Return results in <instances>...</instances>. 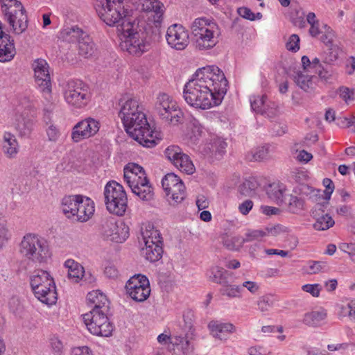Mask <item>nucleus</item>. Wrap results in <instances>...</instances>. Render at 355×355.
Instances as JSON below:
<instances>
[{
  "label": "nucleus",
  "instance_id": "nucleus-1",
  "mask_svg": "<svg viewBox=\"0 0 355 355\" xmlns=\"http://www.w3.org/2000/svg\"><path fill=\"white\" fill-rule=\"evenodd\" d=\"M228 82L216 66L198 69L184 86L183 97L190 105L206 110L220 104L227 91Z\"/></svg>",
  "mask_w": 355,
  "mask_h": 355
},
{
  "label": "nucleus",
  "instance_id": "nucleus-2",
  "mask_svg": "<svg viewBox=\"0 0 355 355\" xmlns=\"http://www.w3.org/2000/svg\"><path fill=\"white\" fill-rule=\"evenodd\" d=\"M119 116L126 132L139 144L147 148L157 145V139L150 130L144 108L135 98H130L121 103Z\"/></svg>",
  "mask_w": 355,
  "mask_h": 355
},
{
  "label": "nucleus",
  "instance_id": "nucleus-3",
  "mask_svg": "<svg viewBox=\"0 0 355 355\" xmlns=\"http://www.w3.org/2000/svg\"><path fill=\"white\" fill-rule=\"evenodd\" d=\"M121 50L135 56H141L150 49L147 33L135 20L118 26Z\"/></svg>",
  "mask_w": 355,
  "mask_h": 355
},
{
  "label": "nucleus",
  "instance_id": "nucleus-4",
  "mask_svg": "<svg viewBox=\"0 0 355 355\" xmlns=\"http://www.w3.org/2000/svg\"><path fill=\"white\" fill-rule=\"evenodd\" d=\"M196 48L206 51L214 48L218 42V25L206 17L196 19L191 26Z\"/></svg>",
  "mask_w": 355,
  "mask_h": 355
},
{
  "label": "nucleus",
  "instance_id": "nucleus-5",
  "mask_svg": "<svg viewBox=\"0 0 355 355\" xmlns=\"http://www.w3.org/2000/svg\"><path fill=\"white\" fill-rule=\"evenodd\" d=\"M96 11L101 19L108 26H118L133 21L127 16L123 0H96Z\"/></svg>",
  "mask_w": 355,
  "mask_h": 355
},
{
  "label": "nucleus",
  "instance_id": "nucleus-6",
  "mask_svg": "<svg viewBox=\"0 0 355 355\" xmlns=\"http://www.w3.org/2000/svg\"><path fill=\"white\" fill-rule=\"evenodd\" d=\"M31 286L35 297L42 303L52 305L56 302L58 297L55 285L47 271H35L31 277Z\"/></svg>",
  "mask_w": 355,
  "mask_h": 355
},
{
  "label": "nucleus",
  "instance_id": "nucleus-7",
  "mask_svg": "<svg viewBox=\"0 0 355 355\" xmlns=\"http://www.w3.org/2000/svg\"><path fill=\"white\" fill-rule=\"evenodd\" d=\"M1 12L12 33L21 35L28 28V17L21 3L17 0H1Z\"/></svg>",
  "mask_w": 355,
  "mask_h": 355
},
{
  "label": "nucleus",
  "instance_id": "nucleus-8",
  "mask_svg": "<svg viewBox=\"0 0 355 355\" xmlns=\"http://www.w3.org/2000/svg\"><path fill=\"white\" fill-rule=\"evenodd\" d=\"M105 203L109 212L123 216L127 209L128 198L123 186L114 180L109 181L104 189Z\"/></svg>",
  "mask_w": 355,
  "mask_h": 355
},
{
  "label": "nucleus",
  "instance_id": "nucleus-9",
  "mask_svg": "<svg viewBox=\"0 0 355 355\" xmlns=\"http://www.w3.org/2000/svg\"><path fill=\"white\" fill-rule=\"evenodd\" d=\"M20 252L25 257L35 262H43L49 257L46 241L35 234H26L20 243Z\"/></svg>",
  "mask_w": 355,
  "mask_h": 355
},
{
  "label": "nucleus",
  "instance_id": "nucleus-10",
  "mask_svg": "<svg viewBox=\"0 0 355 355\" xmlns=\"http://www.w3.org/2000/svg\"><path fill=\"white\" fill-rule=\"evenodd\" d=\"M107 312L108 311L91 309L83 315V322L91 334L104 337L112 335L113 325L107 316Z\"/></svg>",
  "mask_w": 355,
  "mask_h": 355
},
{
  "label": "nucleus",
  "instance_id": "nucleus-11",
  "mask_svg": "<svg viewBox=\"0 0 355 355\" xmlns=\"http://www.w3.org/2000/svg\"><path fill=\"white\" fill-rule=\"evenodd\" d=\"M64 97L69 105L76 108L83 107L90 100L89 87L80 80H70L65 87Z\"/></svg>",
  "mask_w": 355,
  "mask_h": 355
},
{
  "label": "nucleus",
  "instance_id": "nucleus-12",
  "mask_svg": "<svg viewBox=\"0 0 355 355\" xmlns=\"http://www.w3.org/2000/svg\"><path fill=\"white\" fill-rule=\"evenodd\" d=\"M125 288L130 297L137 302H144L150 294L149 281L141 274L132 276L127 282Z\"/></svg>",
  "mask_w": 355,
  "mask_h": 355
},
{
  "label": "nucleus",
  "instance_id": "nucleus-13",
  "mask_svg": "<svg viewBox=\"0 0 355 355\" xmlns=\"http://www.w3.org/2000/svg\"><path fill=\"white\" fill-rule=\"evenodd\" d=\"M101 234L107 240L122 243L129 236V228L124 223H118L116 218L111 217L103 221Z\"/></svg>",
  "mask_w": 355,
  "mask_h": 355
},
{
  "label": "nucleus",
  "instance_id": "nucleus-14",
  "mask_svg": "<svg viewBox=\"0 0 355 355\" xmlns=\"http://www.w3.org/2000/svg\"><path fill=\"white\" fill-rule=\"evenodd\" d=\"M177 103L168 94H160L157 97L155 110L160 118L164 121L170 123L174 120L178 121Z\"/></svg>",
  "mask_w": 355,
  "mask_h": 355
},
{
  "label": "nucleus",
  "instance_id": "nucleus-15",
  "mask_svg": "<svg viewBox=\"0 0 355 355\" xmlns=\"http://www.w3.org/2000/svg\"><path fill=\"white\" fill-rule=\"evenodd\" d=\"M35 83L43 92L51 91V82L49 71V64L44 59L35 60L33 64Z\"/></svg>",
  "mask_w": 355,
  "mask_h": 355
},
{
  "label": "nucleus",
  "instance_id": "nucleus-16",
  "mask_svg": "<svg viewBox=\"0 0 355 355\" xmlns=\"http://www.w3.org/2000/svg\"><path fill=\"white\" fill-rule=\"evenodd\" d=\"M99 122L92 118H87L78 122L73 128L71 138L73 141H80L94 136L99 130Z\"/></svg>",
  "mask_w": 355,
  "mask_h": 355
},
{
  "label": "nucleus",
  "instance_id": "nucleus-17",
  "mask_svg": "<svg viewBox=\"0 0 355 355\" xmlns=\"http://www.w3.org/2000/svg\"><path fill=\"white\" fill-rule=\"evenodd\" d=\"M182 140L188 146L196 145L204 134L203 128L198 121L189 117L185 124L182 123Z\"/></svg>",
  "mask_w": 355,
  "mask_h": 355
},
{
  "label": "nucleus",
  "instance_id": "nucleus-18",
  "mask_svg": "<svg viewBox=\"0 0 355 355\" xmlns=\"http://www.w3.org/2000/svg\"><path fill=\"white\" fill-rule=\"evenodd\" d=\"M162 186L165 198L171 206L178 205V175L174 173L166 174L162 180Z\"/></svg>",
  "mask_w": 355,
  "mask_h": 355
},
{
  "label": "nucleus",
  "instance_id": "nucleus-19",
  "mask_svg": "<svg viewBox=\"0 0 355 355\" xmlns=\"http://www.w3.org/2000/svg\"><path fill=\"white\" fill-rule=\"evenodd\" d=\"M16 55L14 40L8 34L2 31V24L0 21V62H6L12 60Z\"/></svg>",
  "mask_w": 355,
  "mask_h": 355
},
{
  "label": "nucleus",
  "instance_id": "nucleus-20",
  "mask_svg": "<svg viewBox=\"0 0 355 355\" xmlns=\"http://www.w3.org/2000/svg\"><path fill=\"white\" fill-rule=\"evenodd\" d=\"M148 178L144 169L135 163H129L123 169V179L126 184H138L139 181H144Z\"/></svg>",
  "mask_w": 355,
  "mask_h": 355
},
{
  "label": "nucleus",
  "instance_id": "nucleus-21",
  "mask_svg": "<svg viewBox=\"0 0 355 355\" xmlns=\"http://www.w3.org/2000/svg\"><path fill=\"white\" fill-rule=\"evenodd\" d=\"M227 146V144L224 139L216 137L211 139V143H209L207 146H204L202 148L201 153L205 156L215 157L216 159H220L225 153Z\"/></svg>",
  "mask_w": 355,
  "mask_h": 355
},
{
  "label": "nucleus",
  "instance_id": "nucleus-22",
  "mask_svg": "<svg viewBox=\"0 0 355 355\" xmlns=\"http://www.w3.org/2000/svg\"><path fill=\"white\" fill-rule=\"evenodd\" d=\"M208 327L211 335L220 340H226L228 336L236 331L235 326L232 323H223L218 321H211Z\"/></svg>",
  "mask_w": 355,
  "mask_h": 355
},
{
  "label": "nucleus",
  "instance_id": "nucleus-23",
  "mask_svg": "<svg viewBox=\"0 0 355 355\" xmlns=\"http://www.w3.org/2000/svg\"><path fill=\"white\" fill-rule=\"evenodd\" d=\"M132 192L143 201H150L153 198V188L150 185L148 178L144 181H139L138 184H128Z\"/></svg>",
  "mask_w": 355,
  "mask_h": 355
},
{
  "label": "nucleus",
  "instance_id": "nucleus-24",
  "mask_svg": "<svg viewBox=\"0 0 355 355\" xmlns=\"http://www.w3.org/2000/svg\"><path fill=\"white\" fill-rule=\"evenodd\" d=\"M94 202L89 198L81 196L78 207L76 209L75 216L77 220L85 222L88 220L94 212Z\"/></svg>",
  "mask_w": 355,
  "mask_h": 355
},
{
  "label": "nucleus",
  "instance_id": "nucleus-25",
  "mask_svg": "<svg viewBox=\"0 0 355 355\" xmlns=\"http://www.w3.org/2000/svg\"><path fill=\"white\" fill-rule=\"evenodd\" d=\"M137 3L141 6V10L146 12H150L154 17L155 23H159L163 15V4L157 0H138Z\"/></svg>",
  "mask_w": 355,
  "mask_h": 355
},
{
  "label": "nucleus",
  "instance_id": "nucleus-26",
  "mask_svg": "<svg viewBox=\"0 0 355 355\" xmlns=\"http://www.w3.org/2000/svg\"><path fill=\"white\" fill-rule=\"evenodd\" d=\"M286 186L279 182L270 184L266 189V193L269 198L278 205L286 203L287 195Z\"/></svg>",
  "mask_w": 355,
  "mask_h": 355
},
{
  "label": "nucleus",
  "instance_id": "nucleus-27",
  "mask_svg": "<svg viewBox=\"0 0 355 355\" xmlns=\"http://www.w3.org/2000/svg\"><path fill=\"white\" fill-rule=\"evenodd\" d=\"M14 126L19 138H28L33 130L34 121L24 115H19L16 118Z\"/></svg>",
  "mask_w": 355,
  "mask_h": 355
},
{
  "label": "nucleus",
  "instance_id": "nucleus-28",
  "mask_svg": "<svg viewBox=\"0 0 355 355\" xmlns=\"http://www.w3.org/2000/svg\"><path fill=\"white\" fill-rule=\"evenodd\" d=\"M139 239L144 245H148L150 244L153 245L155 243H162L159 232L155 229L153 225L151 224L145 225V227H141V238L139 237Z\"/></svg>",
  "mask_w": 355,
  "mask_h": 355
},
{
  "label": "nucleus",
  "instance_id": "nucleus-29",
  "mask_svg": "<svg viewBox=\"0 0 355 355\" xmlns=\"http://www.w3.org/2000/svg\"><path fill=\"white\" fill-rule=\"evenodd\" d=\"M87 300L92 309L109 310V301L106 296L99 291L89 292L87 295Z\"/></svg>",
  "mask_w": 355,
  "mask_h": 355
},
{
  "label": "nucleus",
  "instance_id": "nucleus-30",
  "mask_svg": "<svg viewBox=\"0 0 355 355\" xmlns=\"http://www.w3.org/2000/svg\"><path fill=\"white\" fill-rule=\"evenodd\" d=\"M184 326L182 330L185 332L184 337L180 340L192 342L195 338V329H193L194 314L191 309H187L182 313Z\"/></svg>",
  "mask_w": 355,
  "mask_h": 355
},
{
  "label": "nucleus",
  "instance_id": "nucleus-31",
  "mask_svg": "<svg viewBox=\"0 0 355 355\" xmlns=\"http://www.w3.org/2000/svg\"><path fill=\"white\" fill-rule=\"evenodd\" d=\"M3 139L4 142V153L9 158H15L19 149V146L15 135L10 132H5L3 133Z\"/></svg>",
  "mask_w": 355,
  "mask_h": 355
},
{
  "label": "nucleus",
  "instance_id": "nucleus-32",
  "mask_svg": "<svg viewBox=\"0 0 355 355\" xmlns=\"http://www.w3.org/2000/svg\"><path fill=\"white\" fill-rule=\"evenodd\" d=\"M86 33L82 28L73 26L64 28L60 33V38L68 43H78Z\"/></svg>",
  "mask_w": 355,
  "mask_h": 355
},
{
  "label": "nucleus",
  "instance_id": "nucleus-33",
  "mask_svg": "<svg viewBox=\"0 0 355 355\" xmlns=\"http://www.w3.org/2000/svg\"><path fill=\"white\" fill-rule=\"evenodd\" d=\"M79 199H81L80 195L67 196L62 200V209L64 215L70 218L75 217L76 209L78 207Z\"/></svg>",
  "mask_w": 355,
  "mask_h": 355
},
{
  "label": "nucleus",
  "instance_id": "nucleus-34",
  "mask_svg": "<svg viewBox=\"0 0 355 355\" xmlns=\"http://www.w3.org/2000/svg\"><path fill=\"white\" fill-rule=\"evenodd\" d=\"M79 55L85 58H90L95 55L96 51V44L91 37L86 33L78 43Z\"/></svg>",
  "mask_w": 355,
  "mask_h": 355
},
{
  "label": "nucleus",
  "instance_id": "nucleus-35",
  "mask_svg": "<svg viewBox=\"0 0 355 355\" xmlns=\"http://www.w3.org/2000/svg\"><path fill=\"white\" fill-rule=\"evenodd\" d=\"M64 266L68 269V277L74 282H78L85 277L84 268L73 259H67Z\"/></svg>",
  "mask_w": 355,
  "mask_h": 355
},
{
  "label": "nucleus",
  "instance_id": "nucleus-36",
  "mask_svg": "<svg viewBox=\"0 0 355 355\" xmlns=\"http://www.w3.org/2000/svg\"><path fill=\"white\" fill-rule=\"evenodd\" d=\"M142 254L150 262H155L162 258L163 250L162 243L144 245L141 249Z\"/></svg>",
  "mask_w": 355,
  "mask_h": 355
},
{
  "label": "nucleus",
  "instance_id": "nucleus-37",
  "mask_svg": "<svg viewBox=\"0 0 355 355\" xmlns=\"http://www.w3.org/2000/svg\"><path fill=\"white\" fill-rule=\"evenodd\" d=\"M312 215L316 219L315 223L313 224V227L316 230H327L335 224L334 219L327 214L319 216L317 211L314 210L312 211Z\"/></svg>",
  "mask_w": 355,
  "mask_h": 355
},
{
  "label": "nucleus",
  "instance_id": "nucleus-38",
  "mask_svg": "<svg viewBox=\"0 0 355 355\" xmlns=\"http://www.w3.org/2000/svg\"><path fill=\"white\" fill-rule=\"evenodd\" d=\"M209 272V279L221 286L226 284L227 277L230 275V273L223 268L217 266L211 267Z\"/></svg>",
  "mask_w": 355,
  "mask_h": 355
},
{
  "label": "nucleus",
  "instance_id": "nucleus-39",
  "mask_svg": "<svg viewBox=\"0 0 355 355\" xmlns=\"http://www.w3.org/2000/svg\"><path fill=\"white\" fill-rule=\"evenodd\" d=\"M327 313L325 311H313L304 315L303 322L309 326L318 325L326 318Z\"/></svg>",
  "mask_w": 355,
  "mask_h": 355
},
{
  "label": "nucleus",
  "instance_id": "nucleus-40",
  "mask_svg": "<svg viewBox=\"0 0 355 355\" xmlns=\"http://www.w3.org/2000/svg\"><path fill=\"white\" fill-rule=\"evenodd\" d=\"M242 288L239 285L231 284L226 281L220 289V293L230 298H241Z\"/></svg>",
  "mask_w": 355,
  "mask_h": 355
},
{
  "label": "nucleus",
  "instance_id": "nucleus-41",
  "mask_svg": "<svg viewBox=\"0 0 355 355\" xmlns=\"http://www.w3.org/2000/svg\"><path fill=\"white\" fill-rule=\"evenodd\" d=\"M294 80L297 86L305 92H309V89H313V82L312 76L305 75L302 71H297L294 77Z\"/></svg>",
  "mask_w": 355,
  "mask_h": 355
},
{
  "label": "nucleus",
  "instance_id": "nucleus-42",
  "mask_svg": "<svg viewBox=\"0 0 355 355\" xmlns=\"http://www.w3.org/2000/svg\"><path fill=\"white\" fill-rule=\"evenodd\" d=\"M259 184L254 178H250L243 182L239 187V191L241 195L245 197H251L255 193Z\"/></svg>",
  "mask_w": 355,
  "mask_h": 355
},
{
  "label": "nucleus",
  "instance_id": "nucleus-43",
  "mask_svg": "<svg viewBox=\"0 0 355 355\" xmlns=\"http://www.w3.org/2000/svg\"><path fill=\"white\" fill-rule=\"evenodd\" d=\"M179 170L188 175L193 174L196 171L195 166L189 155L181 152H179Z\"/></svg>",
  "mask_w": 355,
  "mask_h": 355
},
{
  "label": "nucleus",
  "instance_id": "nucleus-44",
  "mask_svg": "<svg viewBox=\"0 0 355 355\" xmlns=\"http://www.w3.org/2000/svg\"><path fill=\"white\" fill-rule=\"evenodd\" d=\"M275 302V298L273 295L267 294L260 297L257 302L258 309L262 312H266L272 308Z\"/></svg>",
  "mask_w": 355,
  "mask_h": 355
},
{
  "label": "nucleus",
  "instance_id": "nucleus-45",
  "mask_svg": "<svg viewBox=\"0 0 355 355\" xmlns=\"http://www.w3.org/2000/svg\"><path fill=\"white\" fill-rule=\"evenodd\" d=\"M268 157V148L262 146L257 148L253 151L248 153L246 158L250 162L262 161L267 159Z\"/></svg>",
  "mask_w": 355,
  "mask_h": 355
},
{
  "label": "nucleus",
  "instance_id": "nucleus-46",
  "mask_svg": "<svg viewBox=\"0 0 355 355\" xmlns=\"http://www.w3.org/2000/svg\"><path fill=\"white\" fill-rule=\"evenodd\" d=\"M267 103V96H253L250 98V105L252 110L257 114H261L263 110L265 108V105Z\"/></svg>",
  "mask_w": 355,
  "mask_h": 355
},
{
  "label": "nucleus",
  "instance_id": "nucleus-47",
  "mask_svg": "<svg viewBox=\"0 0 355 355\" xmlns=\"http://www.w3.org/2000/svg\"><path fill=\"white\" fill-rule=\"evenodd\" d=\"M223 243L228 250H239L243 245V239L241 236H225L223 239Z\"/></svg>",
  "mask_w": 355,
  "mask_h": 355
},
{
  "label": "nucleus",
  "instance_id": "nucleus-48",
  "mask_svg": "<svg viewBox=\"0 0 355 355\" xmlns=\"http://www.w3.org/2000/svg\"><path fill=\"white\" fill-rule=\"evenodd\" d=\"M286 205H288L289 211L292 213H297L304 208V200L297 196H287Z\"/></svg>",
  "mask_w": 355,
  "mask_h": 355
},
{
  "label": "nucleus",
  "instance_id": "nucleus-49",
  "mask_svg": "<svg viewBox=\"0 0 355 355\" xmlns=\"http://www.w3.org/2000/svg\"><path fill=\"white\" fill-rule=\"evenodd\" d=\"M178 26L177 24H174L168 28L166 34V40L168 44L172 49H177L178 45V31L176 28Z\"/></svg>",
  "mask_w": 355,
  "mask_h": 355
},
{
  "label": "nucleus",
  "instance_id": "nucleus-50",
  "mask_svg": "<svg viewBox=\"0 0 355 355\" xmlns=\"http://www.w3.org/2000/svg\"><path fill=\"white\" fill-rule=\"evenodd\" d=\"M44 121L46 125L49 124L48 128L46 129V132L48 136V139L50 141L55 142L60 137V131L53 124L50 123L49 116H44Z\"/></svg>",
  "mask_w": 355,
  "mask_h": 355
},
{
  "label": "nucleus",
  "instance_id": "nucleus-51",
  "mask_svg": "<svg viewBox=\"0 0 355 355\" xmlns=\"http://www.w3.org/2000/svg\"><path fill=\"white\" fill-rule=\"evenodd\" d=\"M189 31L179 24V50H184L189 44Z\"/></svg>",
  "mask_w": 355,
  "mask_h": 355
},
{
  "label": "nucleus",
  "instance_id": "nucleus-52",
  "mask_svg": "<svg viewBox=\"0 0 355 355\" xmlns=\"http://www.w3.org/2000/svg\"><path fill=\"white\" fill-rule=\"evenodd\" d=\"M318 76L326 83H331L334 77V71L330 66L324 67L320 65V69H318Z\"/></svg>",
  "mask_w": 355,
  "mask_h": 355
},
{
  "label": "nucleus",
  "instance_id": "nucleus-53",
  "mask_svg": "<svg viewBox=\"0 0 355 355\" xmlns=\"http://www.w3.org/2000/svg\"><path fill=\"white\" fill-rule=\"evenodd\" d=\"M265 236H266V232L262 230L249 231L245 234V236L243 238V243L259 240L260 238Z\"/></svg>",
  "mask_w": 355,
  "mask_h": 355
},
{
  "label": "nucleus",
  "instance_id": "nucleus-54",
  "mask_svg": "<svg viewBox=\"0 0 355 355\" xmlns=\"http://www.w3.org/2000/svg\"><path fill=\"white\" fill-rule=\"evenodd\" d=\"M173 338L170 335L161 334L157 337V341L162 345H168V349L170 352H175V345L176 344L172 340Z\"/></svg>",
  "mask_w": 355,
  "mask_h": 355
},
{
  "label": "nucleus",
  "instance_id": "nucleus-55",
  "mask_svg": "<svg viewBox=\"0 0 355 355\" xmlns=\"http://www.w3.org/2000/svg\"><path fill=\"white\" fill-rule=\"evenodd\" d=\"M179 349L181 352L179 355H192L194 347L191 342L179 340Z\"/></svg>",
  "mask_w": 355,
  "mask_h": 355
},
{
  "label": "nucleus",
  "instance_id": "nucleus-56",
  "mask_svg": "<svg viewBox=\"0 0 355 355\" xmlns=\"http://www.w3.org/2000/svg\"><path fill=\"white\" fill-rule=\"evenodd\" d=\"M288 50L296 52L300 49V37L296 34H293L286 43Z\"/></svg>",
  "mask_w": 355,
  "mask_h": 355
},
{
  "label": "nucleus",
  "instance_id": "nucleus-57",
  "mask_svg": "<svg viewBox=\"0 0 355 355\" xmlns=\"http://www.w3.org/2000/svg\"><path fill=\"white\" fill-rule=\"evenodd\" d=\"M277 110L275 107V105L274 103H266L265 105V108L263 110V112H261V115H263L268 118L272 119L277 115Z\"/></svg>",
  "mask_w": 355,
  "mask_h": 355
},
{
  "label": "nucleus",
  "instance_id": "nucleus-58",
  "mask_svg": "<svg viewBox=\"0 0 355 355\" xmlns=\"http://www.w3.org/2000/svg\"><path fill=\"white\" fill-rule=\"evenodd\" d=\"M327 264L324 261H311L309 266V273L315 274L326 270Z\"/></svg>",
  "mask_w": 355,
  "mask_h": 355
},
{
  "label": "nucleus",
  "instance_id": "nucleus-59",
  "mask_svg": "<svg viewBox=\"0 0 355 355\" xmlns=\"http://www.w3.org/2000/svg\"><path fill=\"white\" fill-rule=\"evenodd\" d=\"M177 147L175 146L168 147L165 150L166 157L177 166L178 162V150Z\"/></svg>",
  "mask_w": 355,
  "mask_h": 355
},
{
  "label": "nucleus",
  "instance_id": "nucleus-60",
  "mask_svg": "<svg viewBox=\"0 0 355 355\" xmlns=\"http://www.w3.org/2000/svg\"><path fill=\"white\" fill-rule=\"evenodd\" d=\"M302 290L309 293L313 297H318L321 291V286L318 284H305L302 286Z\"/></svg>",
  "mask_w": 355,
  "mask_h": 355
},
{
  "label": "nucleus",
  "instance_id": "nucleus-61",
  "mask_svg": "<svg viewBox=\"0 0 355 355\" xmlns=\"http://www.w3.org/2000/svg\"><path fill=\"white\" fill-rule=\"evenodd\" d=\"M323 184L326 187V189L324 191V193L325 195L324 198L327 201H328L331 198V195L332 192L334 191V185L333 182L329 178L324 179Z\"/></svg>",
  "mask_w": 355,
  "mask_h": 355
},
{
  "label": "nucleus",
  "instance_id": "nucleus-62",
  "mask_svg": "<svg viewBox=\"0 0 355 355\" xmlns=\"http://www.w3.org/2000/svg\"><path fill=\"white\" fill-rule=\"evenodd\" d=\"M238 13L239 15L246 19H249L251 21L255 20V14L252 12L250 8L246 7L239 8L238 9Z\"/></svg>",
  "mask_w": 355,
  "mask_h": 355
},
{
  "label": "nucleus",
  "instance_id": "nucleus-63",
  "mask_svg": "<svg viewBox=\"0 0 355 355\" xmlns=\"http://www.w3.org/2000/svg\"><path fill=\"white\" fill-rule=\"evenodd\" d=\"M253 207V202L250 200H245L239 206V211L243 214L247 215Z\"/></svg>",
  "mask_w": 355,
  "mask_h": 355
},
{
  "label": "nucleus",
  "instance_id": "nucleus-64",
  "mask_svg": "<svg viewBox=\"0 0 355 355\" xmlns=\"http://www.w3.org/2000/svg\"><path fill=\"white\" fill-rule=\"evenodd\" d=\"M339 248L349 254H355V242L351 241L349 243H341L339 245Z\"/></svg>",
  "mask_w": 355,
  "mask_h": 355
}]
</instances>
